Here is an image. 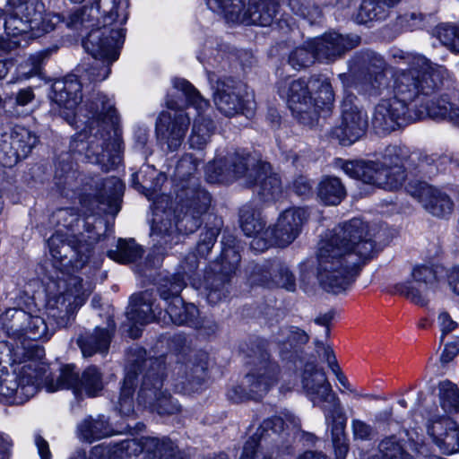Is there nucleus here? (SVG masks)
<instances>
[{"label":"nucleus","mask_w":459,"mask_h":459,"mask_svg":"<svg viewBox=\"0 0 459 459\" xmlns=\"http://www.w3.org/2000/svg\"><path fill=\"white\" fill-rule=\"evenodd\" d=\"M312 45H314L313 40L309 39L303 45L293 48L289 54L288 64L297 71L312 65L316 60H318L316 48Z\"/></svg>","instance_id":"38"},{"label":"nucleus","mask_w":459,"mask_h":459,"mask_svg":"<svg viewBox=\"0 0 459 459\" xmlns=\"http://www.w3.org/2000/svg\"><path fill=\"white\" fill-rule=\"evenodd\" d=\"M346 195V190L337 177H323L317 186V196L326 205H337Z\"/></svg>","instance_id":"33"},{"label":"nucleus","mask_w":459,"mask_h":459,"mask_svg":"<svg viewBox=\"0 0 459 459\" xmlns=\"http://www.w3.org/2000/svg\"><path fill=\"white\" fill-rule=\"evenodd\" d=\"M52 102L51 112L63 117L71 126L80 127L78 123L85 125L84 132L78 138L83 142L87 134L86 158L91 163L100 164L101 169L108 171L117 166L120 158V140L117 135V117L114 103L104 94H98L88 104L89 112L82 115L75 112L82 101V82L75 75H69L56 80L49 93Z\"/></svg>","instance_id":"2"},{"label":"nucleus","mask_w":459,"mask_h":459,"mask_svg":"<svg viewBox=\"0 0 459 459\" xmlns=\"http://www.w3.org/2000/svg\"><path fill=\"white\" fill-rule=\"evenodd\" d=\"M143 255V249L134 239H119L116 249L108 252V256L120 264L134 262Z\"/></svg>","instance_id":"39"},{"label":"nucleus","mask_w":459,"mask_h":459,"mask_svg":"<svg viewBox=\"0 0 459 459\" xmlns=\"http://www.w3.org/2000/svg\"><path fill=\"white\" fill-rule=\"evenodd\" d=\"M120 0H95L89 6L71 13L67 18L66 26L72 30H81L95 24L82 41L84 49L92 56L91 63L82 65L81 77L90 82L105 80L110 73V65L117 60V48L123 43L125 32L121 26L126 22L127 14Z\"/></svg>","instance_id":"4"},{"label":"nucleus","mask_w":459,"mask_h":459,"mask_svg":"<svg viewBox=\"0 0 459 459\" xmlns=\"http://www.w3.org/2000/svg\"><path fill=\"white\" fill-rule=\"evenodd\" d=\"M4 332L13 339L48 340L52 335L45 320L22 309L8 308L1 316Z\"/></svg>","instance_id":"23"},{"label":"nucleus","mask_w":459,"mask_h":459,"mask_svg":"<svg viewBox=\"0 0 459 459\" xmlns=\"http://www.w3.org/2000/svg\"><path fill=\"white\" fill-rule=\"evenodd\" d=\"M52 221L56 222L58 229L68 234L74 231V228L79 227L81 223L80 217L74 208H64L56 211L52 215Z\"/></svg>","instance_id":"48"},{"label":"nucleus","mask_w":459,"mask_h":459,"mask_svg":"<svg viewBox=\"0 0 459 459\" xmlns=\"http://www.w3.org/2000/svg\"><path fill=\"white\" fill-rule=\"evenodd\" d=\"M455 426V421L452 420L450 418L435 415L429 419L427 423V431L436 445V441L441 439L445 432L453 429Z\"/></svg>","instance_id":"50"},{"label":"nucleus","mask_w":459,"mask_h":459,"mask_svg":"<svg viewBox=\"0 0 459 459\" xmlns=\"http://www.w3.org/2000/svg\"><path fill=\"white\" fill-rule=\"evenodd\" d=\"M139 447V451L145 454L146 459H173L176 447L169 438L143 437L126 442V448Z\"/></svg>","instance_id":"30"},{"label":"nucleus","mask_w":459,"mask_h":459,"mask_svg":"<svg viewBox=\"0 0 459 459\" xmlns=\"http://www.w3.org/2000/svg\"><path fill=\"white\" fill-rule=\"evenodd\" d=\"M415 196L427 212L438 218L451 214L454 209V203L448 195L427 184L419 186Z\"/></svg>","instance_id":"28"},{"label":"nucleus","mask_w":459,"mask_h":459,"mask_svg":"<svg viewBox=\"0 0 459 459\" xmlns=\"http://www.w3.org/2000/svg\"><path fill=\"white\" fill-rule=\"evenodd\" d=\"M459 353V340H455L445 345L444 351L440 356V361L443 364L449 363Z\"/></svg>","instance_id":"59"},{"label":"nucleus","mask_w":459,"mask_h":459,"mask_svg":"<svg viewBox=\"0 0 459 459\" xmlns=\"http://www.w3.org/2000/svg\"><path fill=\"white\" fill-rule=\"evenodd\" d=\"M351 429L355 439L370 440L376 435V431L371 425L358 419L351 420Z\"/></svg>","instance_id":"55"},{"label":"nucleus","mask_w":459,"mask_h":459,"mask_svg":"<svg viewBox=\"0 0 459 459\" xmlns=\"http://www.w3.org/2000/svg\"><path fill=\"white\" fill-rule=\"evenodd\" d=\"M274 288H282L288 291H295L296 277L290 269L282 262L274 259Z\"/></svg>","instance_id":"46"},{"label":"nucleus","mask_w":459,"mask_h":459,"mask_svg":"<svg viewBox=\"0 0 459 459\" xmlns=\"http://www.w3.org/2000/svg\"><path fill=\"white\" fill-rule=\"evenodd\" d=\"M264 340H255L247 348V364L251 367L241 385H233L228 392L229 400L235 403L261 399L277 382L279 366L270 359Z\"/></svg>","instance_id":"11"},{"label":"nucleus","mask_w":459,"mask_h":459,"mask_svg":"<svg viewBox=\"0 0 459 459\" xmlns=\"http://www.w3.org/2000/svg\"><path fill=\"white\" fill-rule=\"evenodd\" d=\"M205 175L209 183L228 184L241 178L246 186L254 188L263 202H273L282 193L281 178L272 172L271 165L245 152L214 160L207 165Z\"/></svg>","instance_id":"5"},{"label":"nucleus","mask_w":459,"mask_h":459,"mask_svg":"<svg viewBox=\"0 0 459 459\" xmlns=\"http://www.w3.org/2000/svg\"><path fill=\"white\" fill-rule=\"evenodd\" d=\"M315 346L316 351L319 356L321 355L322 351L323 357L329 368H334V366L338 365L333 350L329 345H325L322 341L316 339L315 340Z\"/></svg>","instance_id":"58"},{"label":"nucleus","mask_w":459,"mask_h":459,"mask_svg":"<svg viewBox=\"0 0 459 459\" xmlns=\"http://www.w3.org/2000/svg\"><path fill=\"white\" fill-rule=\"evenodd\" d=\"M289 6L297 15L315 22L322 15V11L313 0H289Z\"/></svg>","instance_id":"47"},{"label":"nucleus","mask_w":459,"mask_h":459,"mask_svg":"<svg viewBox=\"0 0 459 459\" xmlns=\"http://www.w3.org/2000/svg\"><path fill=\"white\" fill-rule=\"evenodd\" d=\"M438 399L443 411L447 413L459 411V388L450 380H444L438 384Z\"/></svg>","instance_id":"40"},{"label":"nucleus","mask_w":459,"mask_h":459,"mask_svg":"<svg viewBox=\"0 0 459 459\" xmlns=\"http://www.w3.org/2000/svg\"><path fill=\"white\" fill-rule=\"evenodd\" d=\"M44 351L38 347L17 346L14 361L22 366L10 373L0 369V397L12 404H22L31 398L47 374L48 366L41 361Z\"/></svg>","instance_id":"9"},{"label":"nucleus","mask_w":459,"mask_h":459,"mask_svg":"<svg viewBox=\"0 0 459 459\" xmlns=\"http://www.w3.org/2000/svg\"><path fill=\"white\" fill-rule=\"evenodd\" d=\"M436 446L446 455L459 451V426L456 422L453 429L445 432L442 438L436 441Z\"/></svg>","instance_id":"52"},{"label":"nucleus","mask_w":459,"mask_h":459,"mask_svg":"<svg viewBox=\"0 0 459 459\" xmlns=\"http://www.w3.org/2000/svg\"><path fill=\"white\" fill-rule=\"evenodd\" d=\"M213 101L218 110L230 117L237 115L248 117L253 115L255 106L246 85L230 78L218 81Z\"/></svg>","instance_id":"20"},{"label":"nucleus","mask_w":459,"mask_h":459,"mask_svg":"<svg viewBox=\"0 0 459 459\" xmlns=\"http://www.w3.org/2000/svg\"><path fill=\"white\" fill-rule=\"evenodd\" d=\"M44 12L41 0H7L4 8L6 34L16 37L30 32L39 26Z\"/></svg>","instance_id":"21"},{"label":"nucleus","mask_w":459,"mask_h":459,"mask_svg":"<svg viewBox=\"0 0 459 459\" xmlns=\"http://www.w3.org/2000/svg\"><path fill=\"white\" fill-rule=\"evenodd\" d=\"M239 262L240 255L234 247H223L221 258L212 263L211 273H208L207 275L206 299L210 304H217L227 298L231 279L236 273Z\"/></svg>","instance_id":"19"},{"label":"nucleus","mask_w":459,"mask_h":459,"mask_svg":"<svg viewBox=\"0 0 459 459\" xmlns=\"http://www.w3.org/2000/svg\"><path fill=\"white\" fill-rule=\"evenodd\" d=\"M290 425L297 429L300 426L299 419L292 413H286L285 420L277 416L264 420L256 432L246 441L240 459H273L272 455L263 451L270 444L281 454H291L293 440L285 431V426L289 428Z\"/></svg>","instance_id":"12"},{"label":"nucleus","mask_w":459,"mask_h":459,"mask_svg":"<svg viewBox=\"0 0 459 459\" xmlns=\"http://www.w3.org/2000/svg\"><path fill=\"white\" fill-rule=\"evenodd\" d=\"M35 444L41 459H51V453L49 450L48 443L43 437L40 436H36Z\"/></svg>","instance_id":"62"},{"label":"nucleus","mask_w":459,"mask_h":459,"mask_svg":"<svg viewBox=\"0 0 459 459\" xmlns=\"http://www.w3.org/2000/svg\"><path fill=\"white\" fill-rule=\"evenodd\" d=\"M401 0H362L353 20L359 24L385 19L391 8Z\"/></svg>","instance_id":"31"},{"label":"nucleus","mask_w":459,"mask_h":459,"mask_svg":"<svg viewBox=\"0 0 459 459\" xmlns=\"http://www.w3.org/2000/svg\"><path fill=\"white\" fill-rule=\"evenodd\" d=\"M38 142L29 129L15 126L11 132L0 126V161L5 167L15 165L31 152Z\"/></svg>","instance_id":"25"},{"label":"nucleus","mask_w":459,"mask_h":459,"mask_svg":"<svg viewBox=\"0 0 459 459\" xmlns=\"http://www.w3.org/2000/svg\"><path fill=\"white\" fill-rule=\"evenodd\" d=\"M414 156L409 155L404 147L392 145L385 148L380 161L345 160L342 169L351 178L386 190H395L405 181L406 166L410 160L414 161Z\"/></svg>","instance_id":"10"},{"label":"nucleus","mask_w":459,"mask_h":459,"mask_svg":"<svg viewBox=\"0 0 459 459\" xmlns=\"http://www.w3.org/2000/svg\"><path fill=\"white\" fill-rule=\"evenodd\" d=\"M355 97L344 98L341 106L340 123L332 130V134L342 145H351L365 135L368 126L367 113L355 103Z\"/></svg>","instance_id":"24"},{"label":"nucleus","mask_w":459,"mask_h":459,"mask_svg":"<svg viewBox=\"0 0 459 459\" xmlns=\"http://www.w3.org/2000/svg\"><path fill=\"white\" fill-rule=\"evenodd\" d=\"M437 322L441 332L442 339L445 335L452 333L458 327V323L452 318L451 315L447 311L445 310L438 313Z\"/></svg>","instance_id":"57"},{"label":"nucleus","mask_w":459,"mask_h":459,"mask_svg":"<svg viewBox=\"0 0 459 459\" xmlns=\"http://www.w3.org/2000/svg\"><path fill=\"white\" fill-rule=\"evenodd\" d=\"M44 387L47 392L54 393L63 389H72L76 396L84 392L88 396H96L103 388L102 377L96 367H89L79 378L73 365H66L60 370L56 379L45 377Z\"/></svg>","instance_id":"18"},{"label":"nucleus","mask_w":459,"mask_h":459,"mask_svg":"<svg viewBox=\"0 0 459 459\" xmlns=\"http://www.w3.org/2000/svg\"><path fill=\"white\" fill-rule=\"evenodd\" d=\"M208 371L207 377L214 379L221 373L220 368L217 367L215 361L207 356L204 359L203 357V374Z\"/></svg>","instance_id":"61"},{"label":"nucleus","mask_w":459,"mask_h":459,"mask_svg":"<svg viewBox=\"0 0 459 459\" xmlns=\"http://www.w3.org/2000/svg\"><path fill=\"white\" fill-rule=\"evenodd\" d=\"M203 209L205 206H211L212 196L209 193L203 190ZM205 221V238L203 239V247L209 251L216 242L217 237L222 227V221L213 212H205L203 210V222Z\"/></svg>","instance_id":"36"},{"label":"nucleus","mask_w":459,"mask_h":459,"mask_svg":"<svg viewBox=\"0 0 459 459\" xmlns=\"http://www.w3.org/2000/svg\"><path fill=\"white\" fill-rule=\"evenodd\" d=\"M82 222L84 232L68 234L58 229L48 240L54 265L60 271H68L70 267L78 268L85 264L92 244L100 239V236L92 232L93 228L89 222Z\"/></svg>","instance_id":"13"},{"label":"nucleus","mask_w":459,"mask_h":459,"mask_svg":"<svg viewBox=\"0 0 459 459\" xmlns=\"http://www.w3.org/2000/svg\"><path fill=\"white\" fill-rule=\"evenodd\" d=\"M111 332L108 329L96 327L92 333L81 336L78 344L84 357H90L96 352H105L108 349Z\"/></svg>","instance_id":"34"},{"label":"nucleus","mask_w":459,"mask_h":459,"mask_svg":"<svg viewBox=\"0 0 459 459\" xmlns=\"http://www.w3.org/2000/svg\"><path fill=\"white\" fill-rule=\"evenodd\" d=\"M277 342L284 346L304 345L309 341V335L304 330L293 325L281 328Z\"/></svg>","instance_id":"49"},{"label":"nucleus","mask_w":459,"mask_h":459,"mask_svg":"<svg viewBox=\"0 0 459 459\" xmlns=\"http://www.w3.org/2000/svg\"><path fill=\"white\" fill-rule=\"evenodd\" d=\"M144 366L150 368L144 373L138 392L139 404L156 411L159 414H169L178 410L170 394L162 389L163 370L162 363L158 360H144Z\"/></svg>","instance_id":"17"},{"label":"nucleus","mask_w":459,"mask_h":459,"mask_svg":"<svg viewBox=\"0 0 459 459\" xmlns=\"http://www.w3.org/2000/svg\"><path fill=\"white\" fill-rule=\"evenodd\" d=\"M312 47L316 48L318 61H333L346 51L356 48L360 38L357 35H342L337 32L325 33L320 38L313 39Z\"/></svg>","instance_id":"26"},{"label":"nucleus","mask_w":459,"mask_h":459,"mask_svg":"<svg viewBox=\"0 0 459 459\" xmlns=\"http://www.w3.org/2000/svg\"><path fill=\"white\" fill-rule=\"evenodd\" d=\"M161 315V311L156 313V307H154L150 293L143 292L131 297L126 316L133 325H143L155 319L160 321Z\"/></svg>","instance_id":"29"},{"label":"nucleus","mask_w":459,"mask_h":459,"mask_svg":"<svg viewBox=\"0 0 459 459\" xmlns=\"http://www.w3.org/2000/svg\"><path fill=\"white\" fill-rule=\"evenodd\" d=\"M151 236L158 251L160 248H171L179 241V233L171 210L161 211L160 207H155Z\"/></svg>","instance_id":"27"},{"label":"nucleus","mask_w":459,"mask_h":459,"mask_svg":"<svg viewBox=\"0 0 459 459\" xmlns=\"http://www.w3.org/2000/svg\"><path fill=\"white\" fill-rule=\"evenodd\" d=\"M381 459H412L395 436L384 438L378 446Z\"/></svg>","instance_id":"44"},{"label":"nucleus","mask_w":459,"mask_h":459,"mask_svg":"<svg viewBox=\"0 0 459 459\" xmlns=\"http://www.w3.org/2000/svg\"><path fill=\"white\" fill-rule=\"evenodd\" d=\"M206 0L212 12H223L226 18L245 25L269 26L279 13V0Z\"/></svg>","instance_id":"14"},{"label":"nucleus","mask_w":459,"mask_h":459,"mask_svg":"<svg viewBox=\"0 0 459 459\" xmlns=\"http://www.w3.org/2000/svg\"><path fill=\"white\" fill-rule=\"evenodd\" d=\"M457 27L450 24H441L436 28V35L439 41L451 49Z\"/></svg>","instance_id":"56"},{"label":"nucleus","mask_w":459,"mask_h":459,"mask_svg":"<svg viewBox=\"0 0 459 459\" xmlns=\"http://www.w3.org/2000/svg\"><path fill=\"white\" fill-rule=\"evenodd\" d=\"M396 293L403 296L407 299L418 306H425L429 302V293L431 290L421 281H416L411 277L403 282L395 284Z\"/></svg>","instance_id":"37"},{"label":"nucleus","mask_w":459,"mask_h":459,"mask_svg":"<svg viewBox=\"0 0 459 459\" xmlns=\"http://www.w3.org/2000/svg\"><path fill=\"white\" fill-rule=\"evenodd\" d=\"M293 189L298 195L305 196L310 193L312 186L308 178L299 176L293 182Z\"/></svg>","instance_id":"60"},{"label":"nucleus","mask_w":459,"mask_h":459,"mask_svg":"<svg viewBox=\"0 0 459 459\" xmlns=\"http://www.w3.org/2000/svg\"><path fill=\"white\" fill-rule=\"evenodd\" d=\"M186 283L184 277L180 273L172 275L164 279L160 285V296L165 301V312L161 315L160 321L163 324L169 322L175 325H184L188 323L197 313V307L193 304H185L178 296L184 289Z\"/></svg>","instance_id":"22"},{"label":"nucleus","mask_w":459,"mask_h":459,"mask_svg":"<svg viewBox=\"0 0 459 459\" xmlns=\"http://www.w3.org/2000/svg\"><path fill=\"white\" fill-rule=\"evenodd\" d=\"M198 170V160L191 154L185 155L176 167V176L182 181L187 182L195 178Z\"/></svg>","instance_id":"51"},{"label":"nucleus","mask_w":459,"mask_h":459,"mask_svg":"<svg viewBox=\"0 0 459 459\" xmlns=\"http://www.w3.org/2000/svg\"><path fill=\"white\" fill-rule=\"evenodd\" d=\"M448 283L453 291L459 296V267L452 269L448 275Z\"/></svg>","instance_id":"64"},{"label":"nucleus","mask_w":459,"mask_h":459,"mask_svg":"<svg viewBox=\"0 0 459 459\" xmlns=\"http://www.w3.org/2000/svg\"><path fill=\"white\" fill-rule=\"evenodd\" d=\"M404 20L408 28L415 30L420 28L423 22V15L421 13H411L404 16Z\"/></svg>","instance_id":"63"},{"label":"nucleus","mask_w":459,"mask_h":459,"mask_svg":"<svg viewBox=\"0 0 459 459\" xmlns=\"http://www.w3.org/2000/svg\"><path fill=\"white\" fill-rule=\"evenodd\" d=\"M136 379L134 370H127L121 387L120 395L117 402V410L124 416H130L134 412V390Z\"/></svg>","instance_id":"41"},{"label":"nucleus","mask_w":459,"mask_h":459,"mask_svg":"<svg viewBox=\"0 0 459 459\" xmlns=\"http://www.w3.org/2000/svg\"><path fill=\"white\" fill-rule=\"evenodd\" d=\"M411 277L416 281H421L426 286L432 289L437 281L435 270L425 264L416 265L412 268Z\"/></svg>","instance_id":"53"},{"label":"nucleus","mask_w":459,"mask_h":459,"mask_svg":"<svg viewBox=\"0 0 459 459\" xmlns=\"http://www.w3.org/2000/svg\"><path fill=\"white\" fill-rule=\"evenodd\" d=\"M280 96L287 100L293 117L301 124L313 126L320 111L334 101V93L330 81L324 75H312L307 80L299 78L278 86Z\"/></svg>","instance_id":"8"},{"label":"nucleus","mask_w":459,"mask_h":459,"mask_svg":"<svg viewBox=\"0 0 459 459\" xmlns=\"http://www.w3.org/2000/svg\"><path fill=\"white\" fill-rule=\"evenodd\" d=\"M78 431L81 438L90 443L113 435V429L104 416L85 419L78 426Z\"/></svg>","instance_id":"35"},{"label":"nucleus","mask_w":459,"mask_h":459,"mask_svg":"<svg viewBox=\"0 0 459 459\" xmlns=\"http://www.w3.org/2000/svg\"><path fill=\"white\" fill-rule=\"evenodd\" d=\"M307 212L302 208H290L283 211L273 226L268 227L265 238L252 239L250 247L255 252H264L271 246L285 247L291 244L299 235Z\"/></svg>","instance_id":"16"},{"label":"nucleus","mask_w":459,"mask_h":459,"mask_svg":"<svg viewBox=\"0 0 459 459\" xmlns=\"http://www.w3.org/2000/svg\"><path fill=\"white\" fill-rule=\"evenodd\" d=\"M400 58L408 65L394 74V97L382 100L375 108L372 125L376 130L389 133L397 127L427 117L446 120L459 127V107L446 96L436 97L447 69L421 55L406 54Z\"/></svg>","instance_id":"1"},{"label":"nucleus","mask_w":459,"mask_h":459,"mask_svg":"<svg viewBox=\"0 0 459 459\" xmlns=\"http://www.w3.org/2000/svg\"><path fill=\"white\" fill-rule=\"evenodd\" d=\"M274 259L256 264L253 266L248 281L251 285H257L268 289L274 288Z\"/></svg>","instance_id":"42"},{"label":"nucleus","mask_w":459,"mask_h":459,"mask_svg":"<svg viewBox=\"0 0 459 459\" xmlns=\"http://www.w3.org/2000/svg\"><path fill=\"white\" fill-rule=\"evenodd\" d=\"M173 87L185 96L187 111L180 109L178 101L168 97L166 106L169 110L161 112L156 121L157 140L162 147L166 146L168 151H177L183 143L191 117H193L189 143L192 148L199 150L201 148L198 120L201 114L199 92L185 79H174Z\"/></svg>","instance_id":"6"},{"label":"nucleus","mask_w":459,"mask_h":459,"mask_svg":"<svg viewBox=\"0 0 459 459\" xmlns=\"http://www.w3.org/2000/svg\"><path fill=\"white\" fill-rule=\"evenodd\" d=\"M377 64L368 68L367 81L370 85V91L373 94L380 95L385 91H388L389 78L384 70L385 63L381 58L375 59Z\"/></svg>","instance_id":"43"},{"label":"nucleus","mask_w":459,"mask_h":459,"mask_svg":"<svg viewBox=\"0 0 459 459\" xmlns=\"http://www.w3.org/2000/svg\"><path fill=\"white\" fill-rule=\"evenodd\" d=\"M61 22V17L57 13L45 12L40 15V22L37 28H32L30 31L34 37L39 36L41 33H46L53 30L56 24Z\"/></svg>","instance_id":"54"},{"label":"nucleus","mask_w":459,"mask_h":459,"mask_svg":"<svg viewBox=\"0 0 459 459\" xmlns=\"http://www.w3.org/2000/svg\"><path fill=\"white\" fill-rule=\"evenodd\" d=\"M123 191L124 185L118 178H107L103 183L102 192L98 196L99 203L112 206L123 195Z\"/></svg>","instance_id":"45"},{"label":"nucleus","mask_w":459,"mask_h":459,"mask_svg":"<svg viewBox=\"0 0 459 459\" xmlns=\"http://www.w3.org/2000/svg\"><path fill=\"white\" fill-rule=\"evenodd\" d=\"M239 223L242 231L247 237L265 238V221L261 215L259 209H256L253 204L247 203L239 209Z\"/></svg>","instance_id":"32"},{"label":"nucleus","mask_w":459,"mask_h":459,"mask_svg":"<svg viewBox=\"0 0 459 459\" xmlns=\"http://www.w3.org/2000/svg\"><path fill=\"white\" fill-rule=\"evenodd\" d=\"M61 285L64 290L48 299L46 309L48 318H52L58 327H65L91 293L92 286L91 283L83 284L77 276L59 281L58 286Z\"/></svg>","instance_id":"15"},{"label":"nucleus","mask_w":459,"mask_h":459,"mask_svg":"<svg viewBox=\"0 0 459 459\" xmlns=\"http://www.w3.org/2000/svg\"><path fill=\"white\" fill-rule=\"evenodd\" d=\"M360 219L336 226L318 244L316 278L327 292L340 293L354 281L375 251L374 241Z\"/></svg>","instance_id":"3"},{"label":"nucleus","mask_w":459,"mask_h":459,"mask_svg":"<svg viewBox=\"0 0 459 459\" xmlns=\"http://www.w3.org/2000/svg\"><path fill=\"white\" fill-rule=\"evenodd\" d=\"M300 382L307 397L314 406H318L324 411L325 420L331 427L336 459H344L349 450L345 434L346 417L325 372L315 362H307L301 372Z\"/></svg>","instance_id":"7"}]
</instances>
